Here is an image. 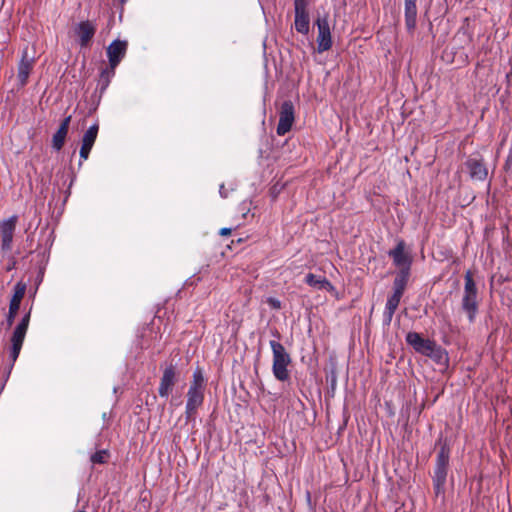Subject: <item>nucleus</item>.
Segmentation results:
<instances>
[{"instance_id":"22","label":"nucleus","mask_w":512,"mask_h":512,"mask_svg":"<svg viewBox=\"0 0 512 512\" xmlns=\"http://www.w3.org/2000/svg\"><path fill=\"white\" fill-rule=\"evenodd\" d=\"M409 278V271L401 270L393 283V292L403 295Z\"/></svg>"},{"instance_id":"13","label":"nucleus","mask_w":512,"mask_h":512,"mask_svg":"<svg viewBox=\"0 0 512 512\" xmlns=\"http://www.w3.org/2000/svg\"><path fill=\"white\" fill-rule=\"evenodd\" d=\"M99 126L98 124H94L88 128V130L84 133L82 138V144L80 148V158L84 161L87 160L90 154V151L95 143L97 138Z\"/></svg>"},{"instance_id":"12","label":"nucleus","mask_w":512,"mask_h":512,"mask_svg":"<svg viewBox=\"0 0 512 512\" xmlns=\"http://www.w3.org/2000/svg\"><path fill=\"white\" fill-rule=\"evenodd\" d=\"M96 32V25L91 21H82L75 27V34L79 38L81 47L89 45Z\"/></svg>"},{"instance_id":"29","label":"nucleus","mask_w":512,"mask_h":512,"mask_svg":"<svg viewBox=\"0 0 512 512\" xmlns=\"http://www.w3.org/2000/svg\"><path fill=\"white\" fill-rule=\"evenodd\" d=\"M100 83L102 84V89H105V88L109 85L110 80H109V79H107V78H104V79L102 80V76H101V77H100Z\"/></svg>"},{"instance_id":"8","label":"nucleus","mask_w":512,"mask_h":512,"mask_svg":"<svg viewBox=\"0 0 512 512\" xmlns=\"http://www.w3.org/2000/svg\"><path fill=\"white\" fill-rule=\"evenodd\" d=\"M294 122V106L291 101H285L281 105L279 112V123L277 126V134L285 135L290 131Z\"/></svg>"},{"instance_id":"20","label":"nucleus","mask_w":512,"mask_h":512,"mask_svg":"<svg viewBox=\"0 0 512 512\" xmlns=\"http://www.w3.org/2000/svg\"><path fill=\"white\" fill-rule=\"evenodd\" d=\"M305 281L309 286L317 288V289H325V290L333 289V286L325 277L316 276L312 273H309L306 275Z\"/></svg>"},{"instance_id":"28","label":"nucleus","mask_w":512,"mask_h":512,"mask_svg":"<svg viewBox=\"0 0 512 512\" xmlns=\"http://www.w3.org/2000/svg\"><path fill=\"white\" fill-rule=\"evenodd\" d=\"M267 303L273 309H280L281 308V302H280V300H278L276 298H268Z\"/></svg>"},{"instance_id":"1","label":"nucleus","mask_w":512,"mask_h":512,"mask_svg":"<svg viewBox=\"0 0 512 512\" xmlns=\"http://www.w3.org/2000/svg\"><path fill=\"white\" fill-rule=\"evenodd\" d=\"M464 282V289L461 298V308L467 315L469 322L472 323L474 322L478 313L480 297L471 271H467L465 273Z\"/></svg>"},{"instance_id":"26","label":"nucleus","mask_w":512,"mask_h":512,"mask_svg":"<svg viewBox=\"0 0 512 512\" xmlns=\"http://www.w3.org/2000/svg\"><path fill=\"white\" fill-rule=\"evenodd\" d=\"M106 458H107V452L105 450H102V451H98L95 454H93L91 457V461L93 463L101 464L106 461Z\"/></svg>"},{"instance_id":"27","label":"nucleus","mask_w":512,"mask_h":512,"mask_svg":"<svg viewBox=\"0 0 512 512\" xmlns=\"http://www.w3.org/2000/svg\"><path fill=\"white\" fill-rule=\"evenodd\" d=\"M114 74H115V69H112L109 66V68H107V69L102 71V80L104 78H107V79L111 80V78L114 76Z\"/></svg>"},{"instance_id":"21","label":"nucleus","mask_w":512,"mask_h":512,"mask_svg":"<svg viewBox=\"0 0 512 512\" xmlns=\"http://www.w3.org/2000/svg\"><path fill=\"white\" fill-rule=\"evenodd\" d=\"M309 13H295V29L301 34H308L309 32Z\"/></svg>"},{"instance_id":"18","label":"nucleus","mask_w":512,"mask_h":512,"mask_svg":"<svg viewBox=\"0 0 512 512\" xmlns=\"http://www.w3.org/2000/svg\"><path fill=\"white\" fill-rule=\"evenodd\" d=\"M403 295L393 292V294L387 299L385 310L383 313L384 321L387 324H390L392 321L393 315L398 308L400 300Z\"/></svg>"},{"instance_id":"24","label":"nucleus","mask_w":512,"mask_h":512,"mask_svg":"<svg viewBox=\"0 0 512 512\" xmlns=\"http://www.w3.org/2000/svg\"><path fill=\"white\" fill-rule=\"evenodd\" d=\"M427 356L430 357L437 364H445L447 362L446 352L436 343H434Z\"/></svg>"},{"instance_id":"19","label":"nucleus","mask_w":512,"mask_h":512,"mask_svg":"<svg viewBox=\"0 0 512 512\" xmlns=\"http://www.w3.org/2000/svg\"><path fill=\"white\" fill-rule=\"evenodd\" d=\"M417 0H405V21L409 30L414 29L417 16Z\"/></svg>"},{"instance_id":"9","label":"nucleus","mask_w":512,"mask_h":512,"mask_svg":"<svg viewBox=\"0 0 512 512\" xmlns=\"http://www.w3.org/2000/svg\"><path fill=\"white\" fill-rule=\"evenodd\" d=\"M128 43L125 40H114L106 49L109 66L116 69L121 60L125 57Z\"/></svg>"},{"instance_id":"10","label":"nucleus","mask_w":512,"mask_h":512,"mask_svg":"<svg viewBox=\"0 0 512 512\" xmlns=\"http://www.w3.org/2000/svg\"><path fill=\"white\" fill-rule=\"evenodd\" d=\"M26 284L24 282H18L14 286V293L12 295V298L10 300L9 304V312L7 315V324L11 326L14 322V319L17 315V312L20 308L21 301L24 298L25 292H26Z\"/></svg>"},{"instance_id":"30","label":"nucleus","mask_w":512,"mask_h":512,"mask_svg":"<svg viewBox=\"0 0 512 512\" xmlns=\"http://www.w3.org/2000/svg\"><path fill=\"white\" fill-rule=\"evenodd\" d=\"M230 233H231V229L230 228H222L220 230V235H223V236L229 235Z\"/></svg>"},{"instance_id":"4","label":"nucleus","mask_w":512,"mask_h":512,"mask_svg":"<svg viewBox=\"0 0 512 512\" xmlns=\"http://www.w3.org/2000/svg\"><path fill=\"white\" fill-rule=\"evenodd\" d=\"M448 464L449 450L445 446H443L437 455L436 465L433 474V486L436 495L443 494L445 491Z\"/></svg>"},{"instance_id":"3","label":"nucleus","mask_w":512,"mask_h":512,"mask_svg":"<svg viewBox=\"0 0 512 512\" xmlns=\"http://www.w3.org/2000/svg\"><path fill=\"white\" fill-rule=\"evenodd\" d=\"M269 344L273 355V375L278 381L285 382L290 378L289 366L292 362L291 356L280 342L271 340Z\"/></svg>"},{"instance_id":"16","label":"nucleus","mask_w":512,"mask_h":512,"mask_svg":"<svg viewBox=\"0 0 512 512\" xmlns=\"http://www.w3.org/2000/svg\"><path fill=\"white\" fill-rule=\"evenodd\" d=\"M175 384V370L173 367H168L164 370L159 386V395L161 397H168Z\"/></svg>"},{"instance_id":"31","label":"nucleus","mask_w":512,"mask_h":512,"mask_svg":"<svg viewBox=\"0 0 512 512\" xmlns=\"http://www.w3.org/2000/svg\"><path fill=\"white\" fill-rule=\"evenodd\" d=\"M219 193H220V196L223 197V198H226L227 197V193L224 189V185H221L220 186V189H219Z\"/></svg>"},{"instance_id":"11","label":"nucleus","mask_w":512,"mask_h":512,"mask_svg":"<svg viewBox=\"0 0 512 512\" xmlns=\"http://www.w3.org/2000/svg\"><path fill=\"white\" fill-rule=\"evenodd\" d=\"M406 341L409 345H411L414 350L420 354L427 356L430 349L434 345V341L429 339H424L419 333L409 332L406 335Z\"/></svg>"},{"instance_id":"15","label":"nucleus","mask_w":512,"mask_h":512,"mask_svg":"<svg viewBox=\"0 0 512 512\" xmlns=\"http://www.w3.org/2000/svg\"><path fill=\"white\" fill-rule=\"evenodd\" d=\"M70 122H71V116H67L66 118H64L63 121L61 122L58 130L53 135L52 147L57 151L61 150L65 143V139H66V136L68 133Z\"/></svg>"},{"instance_id":"25","label":"nucleus","mask_w":512,"mask_h":512,"mask_svg":"<svg viewBox=\"0 0 512 512\" xmlns=\"http://www.w3.org/2000/svg\"><path fill=\"white\" fill-rule=\"evenodd\" d=\"M295 13H308V0H294Z\"/></svg>"},{"instance_id":"2","label":"nucleus","mask_w":512,"mask_h":512,"mask_svg":"<svg viewBox=\"0 0 512 512\" xmlns=\"http://www.w3.org/2000/svg\"><path fill=\"white\" fill-rule=\"evenodd\" d=\"M205 381L200 370L193 373V380L187 392L186 402V419L191 420L194 418L197 409L202 405L204 400Z\"/></svg>"},{"instance_id":"7","label":"nucleus","mask_w":512,"mask_h":512,"mask_svg":"<svg viewBox=\"0 0 512 512\" xmlns=\"http://www.w3.org/2000/svg\"><path fill=\"white\" fill-rule=\"evenodd\" d=\"M318 29L317 44L318 51L325 52L332 46L331 29L328 21V16L318 17L315 22Z\"/></svg>"},{"instance_id":"6","label":"nucleus","mask_w":512,"mask_h":512,"mask_svg":"<svg viewBox=\"0 0 512 512\" xmlns=\"http://www.w3.org/2000/svg\"><path fill=\"white\" fill-rule=\"evenodd\" d=\"M17 220V216L13 215L0 222V246L4 253L10 252L12 249Z\"/></svg>"},{"instance_id":"17","label":"nucleus","mask_w":512,"mask_h":512,"mask_svg":"<svg viewBox=\"0 0 512 512\" xmlns=\"http://www.w3.org/2000/svg\"><path fill=\"white\" fill-rule=\"evenodd\" d=\"M34 66V57H28L27 51L25 50L22 55V59L18 66V78L21 85H25L29 78L30 72Z\"/></svg>"},{"instance_id":"14","label":"nucleus","mask_w":512,"mask_h":512,"mask_svg":"<svg viewBox=\"0 0 512 512\" xmlns=\"http://www.w3.org/2000/svg\"><path fill=\"white\" fill-rule=\"evenodd\" d=\"M389 255L393 258L394 264L401 268V270L409 271L411 265L410 256L405 252V244L400 241L394 250L390 251Z\"/></svg>"},{"instance_id":"5","label":"nucleus","mask_w":512,"mask_h":512,"mask_svg":"<svg viewBox=\"0 0 512 512\" xmlns=\"http://www.w3.org/2000/svg\"><path fill=\"white\" fill-rule=\"evenodd\" d=\"M30 316H31V309L23 316L21 321L16 325V327L13 331V334L11 336V339H10L11 348H10L9 357H10L12 366L20 354V351H21V348H22V345H23V342H24V339H25V336H26V333H27V330L29 327Z\"/></svg>"},{"instance_id":"23","label":"nucleus","mask_w":512,"mask_h":512,"mask_svg":"<svg viewBox=\"0 0 512 512\" xmlns=\"http://www.w3.org/2000/svg\"><path fill=\"white\" fill-rule=\"evenodd\" d=\"M468 167L470 169V174L473 178H476L478 180H483L487 176V171L483 164L476 160H470L468 162Z\"/></svg>"}]
</instances>
